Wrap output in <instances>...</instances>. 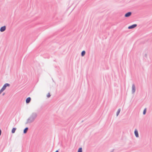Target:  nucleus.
Instances as JSON below:
<instances>
[{"label": "nucleus", "mask_w": 152, "mask_h": 152, "mask_svg": "<svg viewBox=\"0 0 152 152\" xmlns=\"http://www.w3.org/2000/svg\"><path fill=\"white\" fill-rule=\"evenodd\" d=\"M37 115V113L35 112L33 113L30 117L27 119L26 124L30 123L33 122L36 118Z\"/></svg>", "instance_id": "f257e3e1"}, {"label": "nucleus", "mask_w": 152, "mask_h": 152, "mask_svg": "<svg viewBox=\"0 0 152 152\" xmlns=\"http://www.w3.org/2000/svg\"><path fill=\"white\" fill-rule=\"evenodd\" d=\"M10 84L8 83H5L0 90V94L6 89L7 87H10Z\"/></svg>", "instance_id": "f03ea898"}, {"label": "nucleus", "mask_w": 152, "mask_h": 152, "mask_svg": "<svg viewBox=\"0 0 152 152\" xmlns=\"http://www.w3.org/2000/svg\"><path fill=\"white\" fill-rule=\"evenodd\" d=\"M137 24H134L130 26H129L128 27V28L129 29H131L133 28H134L135 27L137 26Z\"/></svg>", "instance_id": "7ed1b4c3"}, {"label": "nucleus", "mask_w": 152, "mask_h": 152, "mask_svg": "<svg viewBox=\"0 0 152 152\" xmlns=\"http://www.w3.org/2000/svg\"><path fill=\"white\" fill-rule=\"evenodd\" d=\"M135 87L134 84H133L132 86V94H134L135 91Z\"/></svg>", "instance_id": "20e7f679"}, {"label": "nucleus", "mask_w": 152, "mask_h": 152, "mask_svg": "<svg viewBox=\"0 0 152 152\" xmlns=\"http://www.w3.org/2000/svg\"><path fill=\"white\" fill-rule=\"evenodd\" d=\"M132 14V13L131 12H128L125 14L124 16L125 17H128L131 15Z\"/></svg>", "instance_id": "39448f33"}, {"label": "nucleus", "mask_w": 152, "mask_h": 152, "mask_svg": "<svg viewBox=\"0 0 152 152\" xmlns=\"http://www.w3.org/2000/svg\"><path fill=\"white\" fill-rule=\"evenodd\" d=\"M6 29V26H2L0 28V31L1 32H3Z\"/></svg>", "instance_id": "423d86ee"}, {"label": "nucleus", "mask_w": 152, "mask_h": 152, "mask_svg": "<svg viewBox=\"0 0 152 152\" xmlns=\"http://www.w3.org/2000/svg\"><path fill=\"white\" fill-rule=\"evenodd\" d=\"M134 133L135 135V136L137 137H139V134L138 133L137 130V129H135L134 131Z\"/></svg>", "instance_id": "0eeeda50"}, {"label": "nucleus", "mask_w": 152, "mask_h": 152, "mask_svg": "<svg viewBox=\"0 0 152 152\" xmlns=\"http://www.w3.org/2000/svg\"><path fill=\"white\" fill-rule=\"evenodd\" d=\"M31 100V98L30 97H28L26 99V103L27 104H28L30 102Z\"/></svg>", "instance_id": "6e6552de"}, {"label": "nucleus", "mask_w": 152, "mask_h": 152, "mask_svg": "<svg viewBox=\"0 0 152 152\" xmlns=\"http://www.w3.org/2000/svg\"><path fill=\"white\" fill-rule=\"evenodd\" d=\"M28 127H26L23 130V133L24 134H26L27 133L28 130Z\"/></svg>", "instance_id": "1a4fd4ad"}, {"label": "nucleus", "mask_w": 152, "mask_h": 152, "mask_svg": "<svg viewBox=\"0 0 152 152\" xmlns=\"http://www.w3.org/2000/svg\"><path fill=\"white\" fill-rule=\"evenodd\" d=\"M16 130V128H14V127L12 129V131H11V132H12V133H15Z\"/></svg>", "instance_id": "9d476101"}, {"label": "nucleus", "mask_w": 152, "mask_h": 152, "mask_svg": "<svg viewBox=\"0 0 152 152\" xmlns=\"http://www.w3.org/2000/svg\"><path fill=\"white\" fill-rule=\"evenodd\" d=\"M86 54V51L85 50L83 51L81 53V56H83Z\"/></svg>", "instance_id": "9b49d317"}, {"label": "nucleus", "mask_w": 152, "mask_h": 152, "mask_svg": "<svg viewBox=\"0 0 152 152\" xmlns=\"http://www.w3.org/2000/svg\"><path fill=\"white\" fill-rule=\"evenodd\" d=\"M120 111H121V109L120 108H119V109H118V110L116 113V114L117 116L118 115L119 113H120Z\"/></svg>", "instance_id": "f8f14e48"}, {"label": "nucleus", "mask_w": 152, "mask_h": 152, "mask_svg": "<svg viewBox=\"0 0 152 152\" xmlns=\"http://www.w3.org/2000/svg\"><path fill=\"white\" fill-rule=\"evenodd\" d=\"M77 152H82V148L81 147H80L79 148Z\"/></svg>", "instance_id": "ddd939ff"}, {"label": "nucleus", "mask_w": 152, "mask_h": 152, "mask_svg": "<svg viewBox=\"0 0 152 152\" xmlns=\"http://www.w3.org/2000/svg\"><path fill=\"white\" fill-rule=\"evenodd\" d=\"M146 109L145 108L144 109V110L143 111V114L145 115L146 113Z\"/></svg>", "instance_id": "4468645a"}, {"label": "nucleus", "mask_w": 152, "mask_h": 152, "mask_svg": "<svg viewBox=\"0 0 152 152\" xmlns=\"http://www.w3.org/2000/svg\"><path fill=\"white\" fill-rule=\"evenodd\" d=\"M51 95L49 93L47 95V97H48V98H49L50 97V96Z\"/></svg>", "instance_id": "2eb2a0df"}, {"label": "nucleus", "mask_w": 152, "mask_h": 152, "mask_svg": "<svg viewBox=\"0 0 152 152\" xmlns=\"http://www.w3.org/2000/svg\"><path fill=\"white\" fill-rule=\"evenodd\" d=\"M1 129H0V136H1Z\"/></svg>", "instance_id": "dca6fc26"}, {"label": "nucleus", "mask_w": 152, "mask_h": 152, "mask_svg": "<svg viewBox=\"0 0 152 152\" xmlns=\"http://www.w3.org/2000/svg\"><path fill=\"white\" fill-rule=\"evenodd\" d=\"M114 151V149H113L110 152H113Z\"/></svg>", "instance_id": "f3484780"}, {"label": "nucleus", "mask_w": 152, "mask_h": 152, "mask_svg": "<svg viewBox=\"0 0 152 152\" xmlns=\"http://www.w3.org/2000/svg\"><path fill=\"white\" fill-rule=\"evenodd\" d=\"M145 57H147V54H145Z\"/></svg>", "instance_id": "a211bd4d"}, {"label": "nucleus", "mask_w": 152, "mask_h": 152, "mask_svg": "<svg viewBox=\"0 0 152 152\" xmlns=\"http://www.w3.org/2000/svg\"><path fill=\"white\" fill-rule=\"evenodd\" d=\"M55 152H58V150H56V151H55Z\"/></svg>", "instance_id": "6ab92c4d"}, {"label": "nucleus", "mask_w": 152, "mask_h": 152, "mask_svg": "<svg viewBox=\"0 0 152 152\" xmlns=\"http://www.w3.org/2000/svg\"><path fill=\"white\" fill-rule=\"evenodd\" d=\"M4 94H5V93H3V95H4Z\"/></svg>", "instance_id": "aec40b11"}]
</instances>
